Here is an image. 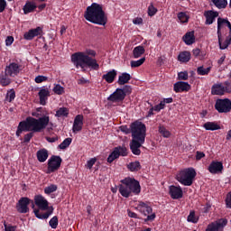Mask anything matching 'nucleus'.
<instances>
[{
  "instance_id": "15",
  "label": "nucleus",
  "mask_w": 231,
  "mask_h": 231,
  "mask_svg": "<svg viewBox=\"0 0 231 231\" xmlns=\"http://www.w3.org/2000/svg\"><path fill=\"white\" fill-rule=\"evenodd\" d=\"M228 221L226 219H220L216 222L208 224L205 231H222L224 226H226Z\"/></svg>"
},
{
  "instance_id": "17",
  "label": "nucleus",
  "mask_w": 231,
  "mask_h": 231,
  "mask_svg": "<svg viewBox=\"0 0 231 231\" xmlns=\"http://www.w3.org/2000/svg\"><path fill=\"white\" fill-rule=\"evenodd\" d=\"M169 196L171 197V199H180L183 198V189H180L179 186H169Z\"/></svg>"
},
{
  "instance_id": "32",
  "label": "nucleus",
  "mask_w": 231,
  "mask_h": 231,
  "mask_svg": "<svg viewBox=\"0 0 231 231\" xmlns=\"http://www.w3.org/2000/svg\"><path fill=\"white\" fill-rule=\"evenodd\" d=\"M37 8V5L32 2H26L25 5H23V14H28L33 13L35 9Z\"/></svg>"
},
{
  "instance_id": "29",
  "label": "nucleus",
  "mask_w": 231,
  "mask_h": 231,
  "mask_svg": "<svg viewBox=\"0 0 231 231\" xmlns=\"http://www.w3.org/2000/svg\"><path fill=\"white\" fill-rule=\"evenodd\" d=\"M202 128H205L207 131H218L220 130V125L217 122H207L205 125H202Z\"/></svg>"
},
{
  "instance_id": "46",
  "label": "nucleus",
  "mask_w": 231,
  "mask_h": 231,
  "mask_svg": "<svg viewBox=\"0 0 231 231\" xmlns=\"http://www.w3.org/2000/svg\"><path fill=\"white\" fill-rule=\"evenodd\" d=\"M71 142H72V139H70V138H67V139L63 140V142H61L60 144H59V149H60V150L67 149L70 145Z\"/></svg>"
},
{
  "instance_id": "34",
  "label": "nucleus",
  "mask_w": 231,
  "mask_h": 231,
  "mask_svg": "<svg viewBox=\"0 0 231 231\" xmlns=\"http://www.w3.org/2000/svg\"><path fill=\"white\" fill-rule=\"evenodd\" d=\"M69 116V108L67 107H59L55 113V117L57 118H67Z\"/></svg>"
},
{
  "instance_id": "44",
  "label": "nucleus",
  "mask_w": 231,
  "mask_h": 231,
  "mask_svg": "<svg viewBox=\"0 0 231 231\" xmlns=\"http://www.w3.org/2000/svg\"><path fill=\"white\" fill-rule=\"evenodd\" d=\"M143 62H145V58L130 61V66L132 68H140L143 64Z\"/></svg>"
},
{
  "instance_id": "61",
  "label": "nucleus",
  "mask_w": 231,
  "mask_h": 231,
  "mask_svg": "<svg viewBox=\"0 0 231 231\" xmlns=\"http://www.w3.org/2000/svg\"><path fill=\"white\" fill-rule=\"evenodd\" d=\"M202 158H205V152H197L196 160L200 161Z\"/></svg>"
},
{
  "instance_id": "21",
  "label": "nucleus",
  "mask_w": 231,
  "mask_h": 231,
  "mask_svg": "<svg viewBox=\"0 0 231 231\" xmlns=\"http://www.w3.org/2000/svg\"><path fill=\"white\" fill-rule=\"evenodd\" d=\"M222 170H223V166H222V162H212L208 165V172H210V174L220 173L222 172Z\"/></svg>"
},
{
  "instance_id": "7",
  "label": "nucleus",
  "mask_w": 231,
  "mask_h": 231,
  "mask_svg": "<svg viewBox=\"0 0 231 231\" xmlns=\"http://www.w3.org/2000/svg\"><path fill=\"white\" fill-rule=\"evenodd\" d=\"M195 177H197V171L193 168H187L179 171L177 174V181L185 187H190L192 185V181L195 180Z\"/></svg>"
},
{
  "instance_id": "5",
  "label": "nucleus",
  "mask_w": 231,
  "mask_h": 231,
  "mask_svg": "<svg viewBox=\"0 0 231 231\" xmlns=\"http://www.w3.org/2000/svg\"><path fill=\"white\" fill-rule=\"evenodd\" d=\"M32 203V208H33V214L37 219H47L53 214V208H49V202L43 198V196L37 195L33 199Z\"/></svg>"
},
{
  "instance_id": "49",
  "label": "nucleus",
  "mask_w": 231,
  "mask_h": 231,
  "mask_svg": "<svg viewBox=\"0 0 231 231\" xmlns=\"http://www.w3.org/2000/svg\"><path fill=\"white\" fill-rule=\"evenodd\" d=\"M157 14V8L153 6V5H150V6L147 7V15L150 17H153Z\"/></svg>"
},
{
  "instance_id": "16",
  "label": "nucleus",
  "mask_w": 231,
  "mask_h": 231,
  "mask_svg": "<svg viewBox=\"0 0 231 231\" xmlns=\"http://www.w3.org/2000/svg\"><path fill=\"white\" fill-rule=\"evenodd\" d=\"M131 93H123V92H114L110 94V97L106 98L108 102L112 104H117V103H122L124 99L125 98V96L130 95Z\"/></svg>"
},
{
  "instance_id": "62",
  "label": "nucleus",
  "mask_w": 231,
  "mask_h": 231,
  "mask_svg": "<svg viewBox=\"0 0 231 231\" xmlns=\"http://www.w3.org/2000/svg\"><path fill=\"white\" fill-rule=\"evenodd\" d=\"M45 140L49 143H54L55 142H57L58 138L57 137H45Z\"/></svg>"
},
{
  "instance_id": "3",
  "label": "nucleus",
  "mask_w": 231,
  "mask_h": 231,
  "mask_svg": "<svg viewBox=\"0 0 231 231\" xmlns=\"http://www.w3.org/2000/svg\"><path fill=\"white\" fill-rule=\"evenodd\" d=\"M47 125H49L48 116H43L39 119L29 116L25 118V121L20 122L18 130L15 131V136L20 137L23 132L41 133V131H43Z\"/></svg>"
},
{
  "instance_id": "10",
  "label": "nucleus",
  "mask_w": 231,
  "mask_h": 231,
  "mask_svg": "<svg viewBox=\"0 0 231 231\" xmlns=\"http://www.w3.org/2000/svg\"><path fill=\"white\" fill-rule=\"evenodd\" d=\"M127 156V149L124 145H119L114 147V150H112V152H110V155H108V158L106 159V162L108 163L114 162L115 160L120 158V157H125Z\"/></svg>"
},
{
  "instance_id": "8",
  "label": "nucleus",
  "mask_w": 231,
  "mask_h": 231,
  "mask_svg": "<svg viewBox=\"0 0 231 231\" xmlns=\"http://www.w3.org/2000/svg\"><path fill=\"white\" fill-rule=\"evenodd\" d=\"M135 210L142 213L143 217H146L145 218H143V222H153L155 220V213L152 212V206H149V203L140 201L139 203H137Z\"/></svg>"
},
{
  "instance_id": "41",
  "label": "nucleus",
  "mask_w": 231,
  "mask_h": 231,
  "mask_svg": "<svg viewBox=\"0 0 231 231\" xmlns=\"http://www.w3.org/2000/svg\"><path fill=\"white\" fill-rule=\"evenodd\" d=\"M210 73V67L205 68V67H199L197 68V75L199 76H207Z\"/></svg>"
},
{
  "instance_id": "51",
  "label": "nucleus",
  "mask_w": 231,
  "mask_h": 231,
  "mask_svg": "<svg viewBox=\"0 0 231 231\" xmlns=\"http://www.w3.org/2000/svg\"><path fill=\"white\" fill-rule=\"evenodd\" d=\"M45 81H47V77H45L43 75H39V76L35 77V84H41Z\"/></svg>"
},
{
  "instance_id": "42",
  "label": "nucleus",
  "mask_w": 231,
  "mask_h": 231,
  "mask_svg": "<svg viewBox=\"0 0 231 231\" xmlns=\"http://www.w3.org/2000/svg\"><path fill=\"white\" fill-rule=\"evenodd\" d=\"M121 92L123 94H132V87L129 85H124L122 88H116L114 93Z\"/></svg>"
},
{
  "instance_id": "37",
  "label": "nucleus",
  "mask_w": 231,
  "mask_h": 231,
  "mask_svg": "<svg viewBox=\"0 0 231 231\" xmlns=\"http://www.w3.org/2000/svg\"><path fill=\"white\" fill-rule=\"evenodd\" d=\"M157 132L159 133V134H162L163 138L171 137V132H169V130H167L163 125H159L157 127Z\"/></svg>"
},
{
  "instance_id": "23",
  "label": "nucleus",
  "mask_w": 231,
  "mask_h": 231,
  "mask_svg": "<svg viewBox=\"0 0 231 231\" xmlns=\"http://www.w3.org/2000/svg\"><path fill=\"white\" fill-rule=\"evenodd\" d=\"M223 25H226V27H228V30L230 31L228 32V34L231 35V24H230V22L227 19H224V18H220V17H218V19H217V35L220 36V34H222L220 32V30L222 29Z\"/></svg>"
},
{
  "instance_id": "20",
  "label": "nucleus",
  "mask_w": 231,
  "mask_h": 231,
  "mask_svg": "<svg viewBox=\"0 0 231 231\" xmlns=\"http://www.w3.org/2000/svg\"><path fill=\"white\" fill-rule=\"evenodd\" d=\"M84 118L81 115L75 116V121L72 122V133H79L82 131V125Z\"/></svg>"
},
{
  "instance_id": "48",
  "label": "nucleus",
  "mask_w": 231,
  "mask_h": 231,
  "mask_svg": "<svg viewBox=\"0 0 231 231\" xmlns=\"http://www.w3.org/2000/svg\"><path fill=\"white\" fill-rule=\"evenodd\" d=\"M53 93L60 96L65 93V88H62L60 85H55V87H53Z\"/></svg>"
},
{
  "instance_id": "28",
  "label": "nucleus",
  "mask_w": 231,
  "mask_h": 231,
  "mask_svg": "<svg viewBox=\"0 0 231 231\" xmlns=\"http://www.w3.org/2000/svg\"><path fill=\"white\" fill-rule=\"evenodd\" d=\"M131 79H132V76H130V74H128V73L124 72L120 76H118L117 83L120 86H124V85L129 83Z\"/></svg>"
},
{
  "instance_id": "52",
  "label": "nucleus",
  "mask_w": 231,
  "mask_h": 231,
  "mask_svg": "<svg viewBox=\"0 0 231 231\" xmlns=\"http://www.w3.org/2000/svg\"><path fill=\"white\" fill-rule=\"evenodd\" d=\"M33 138V132L25 134L23 136V143H30V141Z\"/></svg>"
},
{
  "instance_id": "31",
  "label": "nucleus",
  "mask_w": 231,
  "mask_h": 231,
  "mask_svg": "<svg viewBox=\"0 0 231 231\" xmlns=\"http://www.w3.org/2000/svg\"><path fill=\"white\" fill-rule=\"evenodd\" d=\"M177 60L180 63H187L189 60H190V52L189 51H180L179 55L177 56Z\"/></svg>"
},
{
  "instance_id": "6",
  "label": "nucleus",
  "mask_w": 231,
  "mask_h": 231,
  "mask_svg": "<svg viewBox=\"0 0 231 231\" xmlns=\"http://www.w3.org/2000/svg\"><path fill=\"white\" fill-rule=\"evenodd\" d=\"M120 186H118V192L122 198H130L133 196L140 195L142 192V187L140 186V181H137L134 178H125L120 180Z\"/></svg>"
},
{
  "instance_id": "14",
  "label": "nucleus",
  "mask_w": 231,
  "mask_h": 231,
  "mask_svg": "<svg viewBox=\"0 0 231 231\" xmlns=\"http://www.w3.org/2000/svg\"><path fill=\"white\" fill-rule=\"evenodd\" d=\"M30 203H32V199L23 197L18 200V204H15V209L18 210L20 214L28 213L30 212V208H28Z\"/></svg>"
},
{
  "instance_id": "50",
  "label": "nucleus",
  "mask_w": 231,
  "mask_h": 231,
  "mask_svg": "<svg viewBox=\"0 0 231 231\" xmlns=\"http://www.w3.org/2000/svg\"><path fill=\"white\" fill-rule=\"evenodd\" d=\"M177 79L179 80H187L189 79V74L187 73V71H180L177 74Z\"/></svg>"
},
{
  "instance_id": "47",
  "label": "nucleus",
  "mask_w": 231,
  "mask_h": 231,
  "mask_svg": "<svg viewBox=\"0 0 231 231\" xmlns=\"http://www.w3.org/2000/svg\"><path fill=\"white\" fill-rule=\"evenodd\" d=\"M14 98H15V91H14V89L8 91V93L5 94V101H8V103H12Z\"/></svg>"
},
{
  "instance_id": "19",
  "label": "nucleus",
  "mask_w": 231,
  "mask_h": 231,
  "mask_svg": "<svg viewBox=\"0 0 231 231\" xmlns=\"http://www.w3.org/2000/svg\"><path fill=\"white\" fill-rule=\"evenodd\" d=\"M42 33V29L41 27H36L35 29H29L27 32L23 33V39L25 41H32L33 38L41 36Z\"/></svg>"
},
{
  "instance_id": "54",
  "label": "nucleus",
  "mask_w": 231,
  "mask_h": 231,
  "mask_svg": "<svg viewBox=\"0 0 231 231\" xmlns=\"http://www.w3.org/2000/svg\"><path fill=\"white\" fill-rule=\"evenodd\" d=\"M94 163H97V159L96 158H92V159L88 160L87 162V168L88 170L92 169V166H94Z\"/></svg>"
},
{
  "instance_id": "4",
  "label": "nucleus",
  "mask_w": 231,
  "mask_h": 231,
  "mask_svg": "<svg viewBox=\"0 0 231 231\" xmlns=\"http://www.w3.org/2000/svg\"><path fill=\"white\" fill-rule=\"evenodd\" d=\"M83 17L87 22L100 26H105L108 23V17L106 16L102 5L97 3H92L90 6L87 7Z\"/></svg>"
},
{
  "instance_id": "33",
  "label": "nucleus",
  "mask_w": 231,
  "mask_h": 231,
  "mask_svg": "<svg viewBox=\"0 0 231 231\" xmlns=\"http://www.w3.org/2000/svg\"><path fill=\"white\" fill-rule=\"evenodd\" d=\"M134 59H140L143 53H145V49L143 46H135L132 51Z\"/></svg>"
},
{
  "instance_id": "30",
  "label": "nucleus",
  "mask_w": 231,
  "mask_h": 231,
  "mask_svg": "<svg viewBox=\"0 0 231 231\" xmlns=\"http://www.w3.org/2000/svg\"><path fill=\"white\" fill-rule=\"evenodd\" d=\"M36 156H37V162H40V163H43L45 162V161H47L49 154L47 152V150L42 149L37 151Z\"/></svg>"
},
{
  "instance_id": "57",
  "label": "nucleus",
  "mask_w": 231,
  "mask_h": 231,
  "mask_svg": "<svg viewBox=\"0 0 231 231\" xmlns=\"http://www.w3.org/2000/svg\"><path fill=\"white\" fill-rule=\"evenodd\" d=\"M173 103V98L172 97H168V98H163L159 104H172Z\"/></svg>"
},
{
  "instance_id": "40",
  "label": "nucleus",
  "mask_w": 231,
  "mask_h": 231,
  "mask_svg": "<svg viewBox=\"0 0 231 231\" xmlns=\"http://www.w3.org/2000/svg\"><path fill=\"white\" fill-rule=\"evenodd\" d=\"M177 19L180 23H189V15H187V14H185L184 12H180L179 14H177Z\"/></svg>"
},
{
  "instance_id": "13",
  "label": "nucleus",
  "mask_w": 231,
  "mask_h": 231,
  "mask_svg": "<svg viewBox=\"0 0 231 231\" xmlns=\"http://www.w3.org/2000/svg\"><path fill=\"white\" fill-rule=\"evenodd\" d=\"M224 93H231V85L215 84L210 88L212 96H223Z\"/></svg>"
},
{
  "instance_id": "39",
  "label": "nucleus",
  "mask_w": 231,
  "mask_h": 231,
  "mask_svg": "<svg viewBox=\"0 0 231 231\" xmlns=\"http://www.w3.org/2000/svg\"><path fill=\"white\" fill-rule=\"evenodd\" d=\"M187 222L193 224L199 223V217L195 215L194 210H190L189 212V216H187Z\"/></svg>"
},
{
  "instance_id": "56",
  "label": "nucleus",
  "mask_w": 231,
  "mask_h": 231,
  "mask_svg": "<svg viewBox=\"0 0 231 231\" xmlns=\"http://www.w3.org/2000/svg\"><path fill=\"white\" fill-rule=\"evenodd\" d=\"M128 217L133 218V219H140V217H137V214L133 212L132 210L128 209Z\"/></svg>"
},
{
  "instance_id": "18",
  "label": "nucleus",
  "mask_w": 231,
  "mask_h": 231,
  "mask_svg": "<svg viewBox=\"0 0 231 231\" xmlns=\"http://www.w3.org/2000/svg\"><path fill=\"white\" fill-rule=\"evenodd\" d=\"M190 90V85L184 81H177V83L173 84V91L175 93H184L189 92Z\"/></svg>"
},
{
  "instance_id": "11",
  "label": "nucleus",
  "mask_w": 231,
  "mask_h": 231,
  "mask_svg": "<svg viewBox=\"0 0 231 231\" xmlns=\"http://www.w3.org/2000/svg\"><path fill=\"white\" fill-rule=\"evenodd\" d=\"M20 72H22V65L12 62L9 65L5 66V69H4V72L0 75H5L10 76L12 78L17 77V75H20Z\"/></svg>"
},
{
  "instance_id": "12",
  "label": "nucleus",
  "mask_w": 231,
  "mask_h": 231,
  "mask_svg": "<svg viewBox=\"0 0 231 231\" xmlns=\"http://www.w3.org/2000/svg\"><path fill=\"white\" fill-rule=\"evenodd\" d=\"M62 160L60 156L53 155L47 161V173H53L59 171Z\"/></svg>"
},
{
  "instance_id": "45",
  "label": "nucleus",
  "mask_w": 231,
  "mask_h": 231,
  "mask_svg": "<svg viewBox=\"0 0 231 231\" xmlns=\"http://www.w3.org/2000/svg\"><path fill=\"white\" fill-rule=\"evenodd\" d=\"M58 225L59 218L57 217V216L51 217V219L49 220V226H51V228L52 229H57Z\"/></svg>"
},
{
  "instance_id": "53",
  "label": "nucleus",
  "mask_w": 231,
  "mask_h": 231,
  "mask_svg": "<svg viewBox=\"0 0 231 231\" xmlns=\"http://www.w3.org/2000/svg\"><path fill=\"white\" fill-rule=\"evenodd\" d=\"M224 202L226 203V208H231V191L226 194V199H224Z\"/></svg>"
},
{
  "instance_id": "2",
  "label": "nucleus",
  "mask_w": 231,
  "mask_h": 231,
  "mask_svg": "<svg viewBox=\"0 0 231 231\" xmlns=\"http://www.w3.org/2000/svg\"><path fill=\"white\" fill-rule=\"evenodd\" d=\"M97 51L92 50H87L85 52L79 51L70 55V62L75 65V68L82 69V72L86 71L85 69H88L93 71H98L100 65L97 61Z\"/></svg>"
},
{
  "instance_id": "43",
  "label": "nucleus",
  "mask_w": 231,
  "mask_h": 231,
  "mask_svg": "<svg viewBox=\"0 0 231 231\" xmlns=\"http://www.w3.org/2000/svg\"><path fill=\"white\" fill-rule=\"evenodd\" d=\"M55 191H57V185H55V184H51V185L45 187V189H43V192L46 195H50L51 193H54Z\"/></svg>"
},
{
  "instance_id": "1",
  "label": "nucleus",
  "mask_w": 231,
  "mask_h": 231,
  "mask_svg": "<svg viewBox=\"0 0 231 231\" xmlns=\"http://www.w3.org/2000/svg\"><path fill=\"white\" fill-rule=\"evenodd\" d=\"M120 132L125 134H132L130 151L132 154L140 156L142 154L140 148L145 143V125L140 121H135L130 125V128L126 125L120 126Z\"/></svg>"
},
{
  "instance_id": "35",
  "label": "nucleus",
  "mask_w": 231,
  "mask_h": 231,
  "mask_svg": "<svg viewBox=\"0 0 231 231\" xmlns=\"http://www.w3.org/2000/svg\"><path fill=\"white\" fill-rule=\"evenodd\" d=\"M128 170L130 171V172H137L142 170V165L140 164V162H132L128 163Z\"/></svg>"
},
{
  "instance_id": "63",
  "label": "nucleus",
  "mask_w": 231,
  "mask_h": 231,
  "mask_svg": "<svg viewBox=\"0 0 231 231\" xmlns=\"http://www.w3.org/2000/svg\"><path fill=\"white\" fill-rule=\"evenodd\" d=\"M210 209V204L209 203H207L206 205H205V208H202V213H205V214H207V213H208V210Z\"/></svg>"
},
{
  "instance_id": "59",
  "label": "nucleus",
  "mask_w": 231,
  "mask_h": 231,
  "mask_svg": "<svg viewBox=\"0 0 231 231\" xmlns=\"http://www.w3.org/2000/svg\"><path fill=\"white\" fill-rule=\"evenodd\" d=\"M224 60H226V55L222 54L220 59H218V60L217 61L218 67L222 66V64L224 63Z\"/></svg>"
},
{
  "instance_id": "58",
  "label": "nucleus",
  "mask_w": 231,
  "mask_h": 231,
  "mask_svg": "<svg viewBox=\"0 0 231 231\" xmlns=\"http://www.w3.org/2000/svg\"><path fill=\"white\" fill-rule=\"evenodd\" d=\"M5 0H0V14L4 13V11L5 10Z\"/></svg>"
},
{
  "instance_id": "24",
  "label": "nucleus",
  "mask_w": 231,
  "mask_h": 231,
  "mask_svg": "<svg viewBox=\"0 0 231 231\" xmlns=\"http://www.w3.org/2000/svg\"><path fill=\"white\" fill-rule=\"evenodd\" d=\"M37 96L40 97V105H47V98L50 97L49 89L42 88L40 92L37 93Z\"/></svg>"
},
{
  "instance_id": "38",
  "label": "nucleus",
  "mask_w": 231,
  "mask_h": 231,
  "mask_svg": "<svg viewBox=\"0 0 231 231\" xmlns=\"http://www.w3.org/2000/svg\"><path fill=\"white\" fill-rule=\"evenodd\" d=\"M212 4L218 9L226 8L228 2L226 0H212Z\"/></svg>"
},
{
  "instance_id": "36",
  "label": "nucleus",
  "mask_w": 231,
  "mask_h": 231,
  "mask_svg": "<svg viewBox=\"0 0 231 231\" xmlns=\"http://www.w3.org/2000/svg\"><path fill=\"white\" fill-rule=\"evenodd\" d=\"M12 78L10 75H3L0 74V86L2 87H8L10 84H12Z\"/></svg>"
},
{
  "instance_id": "64",
  "label": "nucleus",
  "mask_w": 231,
  "mask_h": 231,
  "mask_svg": "<svg viewBox=\"0 0 231 231\" xmlns=\"http://www.w3.org/2000/svg\"><path fill=\"white\" fill-rule=\"evenodd\" d=\"M4 226H5V231H15V226H7L5 225Z\"/></svg>"
},
{
  "instance_id": "22",
  "label": "nucleus",
  "mask_w": 231,
  "mask_h": 231,
  "mask_svg": "<svg viewBox=\"0 0 231 231\" xmlns=\"http://www.w3.org/2000/svg\"><path fill=\"white\" fill-rule=\"evenodd\" d=\"M205 24L210 25L218 17V12L217 11H205Z\"/></svg>"
},
{
  "instance_id": "9",
  "label": "nucleus",
  "mask_w": 231,
  "mask_h": 231,
  "mask_svg": "<svg viewBox=\"0 0 231 231\" xmlns=\"http://www.w3.org/2000/svg\"><path fill=\"white\" fill-rule=\"evenodd\" d=\"M215 110L218 114H228L231 111V100L228 98L217 99L215 103Z\"/></svg>"
},
{
  "instance_id": "25",
  "label": "nucleus",
  "mask_w": 231,
  "mask_h": 231,
  "mask_svg": "<svg viewBox=\"0 0 231 231\" xmlns=\"http://www.w3.org/2000/svg\"><path fill=\"white\" fill-rule=\"evenodd\" d=\"M183 42H185L187 46H190L195 43V32L190 31L185 33V35H183Z\"/></svg>"
},
{
  "instance_id": "55",
  "label": "nucleus",
  "mask_w": 231,
  "mask_h": 231,
  "mask_svg": "<svg viewBox=\"0 0 231 231\" xmlns=\"http://www.w3.org/2000/svg\"><path fill=\"white\" fill-rule=\"evenodd\" d=\"M12 43H14V37L13 36L5 37V46L10 47L12 46Z\"/></svg>"
},
{
  "instance_id": "27",
  "label": "nucleus",
  "mask_w": 231,
  "mask_h": 231,
  "mask_svg": "<svg viewBox=\"0 0 231 231\" xmlns=\"http://www.w3.org/2000/svg\"><path fill=\"white\" fill-rule=\"evenodd\" d=\"M221 37H222V33L218 35V46L220 50H226V48H228V46L231 43V34L228 33V37H226V40H224V42H222Z\"/></svg>"
},
{
  "instance_id": "60",
  "label": "nucleus",
  "mask_w": 231,
  "mask_h": 231,
  "mask_svg": "<svg viewBox=\"0 0 231 231\" xmlns=\"http://www.w3.org/2000/svg\"><path fill=\"white\" fill-rule=\"evenodd\" d=\"M88 83H89L88 79H85L84 78H80L79 80H77V84L79 85H85Z\"/></svg>"
},
{
  "instance_id": "26",
  "label": "nucleus",
  "mask_w": 231,
  "mask_h": 231,
  "mask_svg": "<svg viewBox=\"0 0 231 231\" xmlns=\"http://www.w3.org/2000/svg\"><path fill=\"white\" fill-rule=\"evenodd\" d=\"M118 75L116 70L112 69L108 71L106 74L102 75V80L106 81L108 84H112L114 79H116V76Z\"/></svg>"
}]
</instances>
